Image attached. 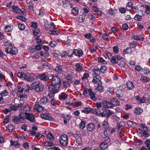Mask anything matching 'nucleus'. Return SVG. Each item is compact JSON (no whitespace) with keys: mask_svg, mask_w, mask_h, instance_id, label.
I'll list each match as a JSON object with an SVG mask.
<instances>
[{"mask_svg":"<svg viewBox=\"0 0 150 150\" xmlns=\"http://www.w3.org/2000/svg\"><path fill=\"white\" fill-rule=\"evenodd\" d=\"M87 129L90 132L93 131L95 129V125L92 123H89L88 124L87 126Z\"/></svg>","mask_w":150,"mask_h":150,"instance_id":"nucleus-19","label":"nucleus"},{"mask_svg":"<svg viewBox=\"0 0 150 150\" xmlns=\"http://www.w3.org/2000/svg\"><path fill=\"white\" fill-rule=\"evenodd\" d=\"M34 109L38 112H40L43 110L44 108L40 105L38 102H36L35 104Z\"/></svg>","mask_w":150,"mask_h":150,"instance_id":"nucleus-12","label":"nucleus"},{"mask_svg":"<svg viewBox=\"0 0 150 150\" xmlns=\"http://www.w3.org/2000/svg\"><path fill=\"white\" fill-rule=\"evenodd\" d=\"M100 147L102 150L108 148V145L103 142L100 144Z\"/></svg>","mask_w":150,"mask_h":150,"instance_id":"nucleus-32","label":"nucleus"},{"mask_svg":"<svg viewBox=\"0 0 150 150\" xmlns=\"http://www.w3.org/2000/svg\"><path fill=\"white\" fill-rule=\"evenodd\" d=\"M52 79V83L48 86L49 91H54V92H58L61 86V79L57 76H53Z\"/></svg>","mask_w":150,"mask_h":150,"instance_id":"nucleus-1","label":"nucleus"},{"mask_svg":"<svg viewBox=\"0 0 150 150\" xmlns=\"http://www.w3.org/2000/svg\"><path fill=\"white\" fill-rule=\"evenodd\" d=\"M110 101L112 105V107L113 106V105L115 106L120 105V103L117 101V98H113L111 99Z\"/></svg>","mask_w":150,"mask_h":150,"instance_id":"nucleus-20","label":"nucleus"},{"mask_svg":"<svg viewBox=\"0 0 150 150\" xmlns=\"http://www.w3.org/2000/svg\"><path fill=\"white\" fill-rule=\"evenodd\" d=\"M142 109H141L140 108H136L135 110H134V112L136 114V115H139L141 112H142Z\"/></svg>","mask_w":150,"mask_h":150,"instance_id":"nucleus-46","label":"nucleus"},{"mask_svg":"<svg viewBox=\"0 0 150 150\" xmlns=\"http://www.w3.org/2000/svg\"><path fill=\"white\" fill-rule=\"evenodd\" d=\"M49 103L48 98L46 96H44L41 99L40 104L42 105H44Z\"/></svg>","mask_w":150,"mask_h":150,"instance_id":"nucleus-17","label":"nucleus"},{"mask_svg":"<svg viewBox=\"0 0 150 150\" xmlns=\"http://www.w3.org/2000/svg\"><path fill=\"white\" fill-rule=\"evenodd\" d=\"M90 108H86L82 110V112L86 114L90 112Z\"/></svg>","mask_w":150,"mask_h":150,"instance_id":"nucleus-50","label":"nucleus"},{"mask_svg":"<svg viewBox=\"0 0 150 150\" xmlns=\"http://www.w3.org/2000/svg\"><path fill=\"white\" fill-rule=\"evenodd\" d=\"M47 137L51 142H53L54 141V137L52 134L50 132L47 135Z\"/></svg>","mask_w":150,"mask_h":150,"instance_id":"nucleus-34","label":"nucleus"},{"mask_svg":"<svg viewBox=\"0 0 150 150\" xmlns=\"http://www.w3.org/2000/svg\"><path fill=\"white\" fill-rule=\"evenodd\" d=\"M107 91L109 93H113L114 88L112 87H109L107 88Z\"/></svg>","mask_w":150,"mask_h":150,"instance_id":"nucleus-58","label":"nucleus"},{"mask_svg":"<svg viewBox=\"0 0 150 150\" xmlns=\"http://www.w3.org/2000/svg\"><path fill=\"white\" fill-rule=\"evenodd\" d=\"M68 96L65 93H61L60 95H59V99L61 100L65 99Z\"/></svg>","mask_w":150,"mask_h":150,"instance_id":"nucleus-30","label":"nucleus"},{"mask_svg":"<svg viewBox=\"0 0 150 150\" xmlns=\"http://www.w3.org/2000/svg\"><path fill=\"white\" fill-rule=\"evenodd\" d=\"M121 86L116 91V96L119 98H120L123 97L125 92L124 90L120 88Z\"/></svg>","mask_w":150,"mask_h":150,"instance_id":"nucleus-10","label":"nucleus"},{"mask_svg":"<svg viewBox=\"0 0 150 150\" xmlns=\"http://www.w3.org/2000/svg\"><path fill=\"white\" fill-rule=\"evenodd\" d=\"M86 123L85 121H81L79 124V127L80 129H83L85 127Z\"/></svg>","mask_w":150,"mask_h":150,"instance_id":"nucleus-51","label":"nucleus"},{"mask_svg":"<svg viewBox=\"0 0 150 150\" xmlns=\"http://www.w3.org/2000/svg\"><path fill=\"white\" fill-rule=\"evenodd\" d=\"M36 42L38 44H41L43 45V42L42 40L41 39L39 38V36L38 37L35 39Z\"/></svg>","mask_w":150,"mask_h":150,"instance_id":"nucleus-45","label":"nucleus"},{"mask_svg":"<svg viewBox=\"0 0 150 150\" xmlns=\"http://www.w3.org/2000/svg\"><path fill=\"white\" fill-rule=\"evenodd\" d=\"M103 112H100V113L98 115V116L99 117L101 116L102 117H106L107 119L109 118L110 117V116L108 115V112L107 110L104 109H102Z\"/></svg>","mask_w":150,"mask_h":150,"instance_id":"nucleus-11","label":"nucleus"},{"mask_svg":"<svg viewBox=\"0 0 150 150\" xmlns=\"http://www.w3.org/2000/svg\"><path fill=\"white\" fill-rule=\"evenodd\" d=\"M44 25L47 29H50L52 26L51 24L49 23L47 21H45L44 22Z\"/></svg>","mask_w":150,"mask_h":150,"instance_id":"nucleus-40","label":"nucleus"},{"mask_svg":"<svg viewBox=\"0 0 150 150\" xmlns=\"http://www.w3.org/2000/svg\"><path fill=\"white\" fill-rule=\"evenodd\" d=\"M7 128L9 131L11 132H12L14 129L13 126L11 125H8Z\"/></svg>","mask_w":150,"mask_h":150,"instance_id":"nucleus-54","label":"nucleus"},{"mask_svg":"<svg viewBox=\"0 0 150 150\" xmlns=\"http://www.w3.org/2000/svg\"><path fill=\"white\" fill-rule=\"evenodd\" d=\"M49 76L47 74L44 73L37 76V79H40L41 80L46 81L49 79Z\"/></svg>","mask_w":150,"mask_h":150,"instance_id":"nucleus-8","label":"nucleus"},{"mask_svg":"<svg viewBox=\"0 0 150 150\" xmlns=\"http://www.w3.org/2000/svg\"><path fill=\"white\" fill-rule=\"evenodd\" d=\"M54 144L52 143V142H46L44 143V145L45 146H54Z\"/></svg>","mask_w":150,"mask_h":150,"instance_id":"nucleus-48","label":"nucleus"},{"mask_svg":"<svg viewBox=\"0 0 150 150\" xmlns=\"http://www.w3.org/2000/svg\"><path fill=\"white\" fill-rule=\"evenodd\" d=\"M98 62H101L103 64H106L107 62L102 57H99L98 58Z\"/></svg>","mask_w":150,"mask_h":150,"instance_id":"nucleus-53","label":"nucleus"},{"mask_svg":"<svg viewBox=\"0 0 150 150\" xmlns=\"http://www.w3.org/2000/svg\"><path fill=\"white\" fill-rule=\"evenodd\" d=\"M75 70L76 71L79 73H81L83 71V65L79 63H77L75 65Z\"/></svg>","mask_w":150,"mask_h":150,"instance_id":"nucleus-9","label":"nucleus"},{"mask_svg":"<svg viewBox=\"0 0 150 150\" xmlns=\"http://www.w3.org/2000/svg\"><path fill=\"white\" fill-rule=\"evenodd\" d=\"M103 126L105 129H108L109 127L108 122H107L104 121L103 123Z\"/></svg>","mask_w":150,"mask_h":150,"instance_id":"nucleus-49","label":"nucleus"},{"mask_svg":"<svg viewBox=\"0 0 150 150\" xmlns=\"http://www.w3.org/2000/svg\"><path fill=\"white\" fill-rule=\"evenodd\" d=\"M97 88L98 91L100 92H103L104 90V88L102 86V83L97 86Z\"/></svg>","mask_w":150,"mask_h":150,"instance_id":"nucleus-57","label":"nucleus"},{"mask_svg":"<svg viewBox=\"0 0 150 150\" xmlns=\"http://www.w3.org/2000/svg\"><path fill=\"white\" fill-rule=\"evenodd\" d=\"M13 29V26L11 25H8L6 26L4 28L6 32H11Z\"/></svg>","mask_w":150,"mask_h":150,"instance_id":"nucleus-25","label":"nucleus"},{"mask_svg":"<svg viewBox=\"0 0 150 150\" xmlns=\"http://www.w3.org/2000/svg\"><path fill=\"white\" fill-rule=\"evenodd\" d=\"M125 125V123L123 121H120L119 123L117 124V127L118 129L119 130L120 128L123 126Z\"/></svg>","mask_w":150,"mask_h":150,"instance_id":"nucleus-39","label":"nucleus"},{"mask_svg":"<svg viewBox=\"0 0 150 150\" xmlns=\"http://www.w3.org/2000/svg\"><path fill=\"white\" fill-rule=\"evenodd\" d=\"M42 45H41V44H37L35 45V48L36 50L40 51L42 49Z\"/></svg>","mask_w":150,"mask_h":150,"instance_id":"nucleus-56","label":"nucleus"},{"mask_svg":"<svg viewBox=\"0 0 150 150\" xmlns=\"http://www.w3.org/2000/svg\"><path fill=\"white\" fill-rule=\"evenodd\" d=\"M137 44V42L134 41L131 43H129V45L130 46V47L134 48L135 47Z\"/></svg>","mask_w":150,"mask_h":150,"instance_id":"nucleus-44","label":"nucleus"},{"mask_svg":"<svg viewBox=\"0 0 150 150\" xmlns=\"http://www.w3.org/2000/svg\"><path fill=\"white\" fill-rule=\"evenodd\" d=\"M121 67H124L126 64L125 60L122 57H120V58L117 63Z\"/></svg>","mask_w":150,"mask_h":150,"instance_id":"nucleus-18","label":"nucleus"},{"mask_svg":"<svg viewBox=\"0 0 150 150\" xmlns=\"http://www.w3.org/2000/svg\"><path fill=\"white\" fill-rule=\"evenodd\" d=\"M100 79V78L99 76H98V77H93V79L92 82L94 84H96L98 86L101 83V82Z\"/></svg>","mask_w":150,"mask_h":150,"instance_id":"nucleus-13","label":"nucleus"},{"mask_svg":"<svg viewBox=\"0 0 150 150\" xmlns=\"http://www.w3.org/2000/svg\"><path fill=\"white\" fill-rule=\"evenodd\" d=\"M98 47L96 45H93L91 49L90 50V52L92 53H93L94 52H96Z\"/></svg>","mask_w":150,"mask_h":150,"instance_id":"nucleus-47","label":"nucleus"},{"mask_svg":"<svg viewBox=\"0 0 150 150\" xmlns=\"http://www.w3.org/2000/svg\"><path fill=\"white\" fill-rule=\"evenodd\" d=\"M63 86L64 88H68L70 86V85L68 81H63Z\"/></svg>","mask_w":150,"mask_h":150,"instance_id":"nucleus-29","label":"nucleus"},{"mask_svg":"<svg viewBox=\"0 0 150 150\" xmlns=\"http://www.w3.org/2000/svg\"><path fill=\"white\" fill-rule=\"evenodd\" d=\"M11 55H15L17 54L18 51L17 49L15 47L13 46L12 50H11Z\"/></svg>","mask_w":150,"mask_h":150,"instance_id":"nucleus-35","label":"nucleus"},{"mask_svg":"<svg viewBox=\"0 0 150 150\" xmlns=\"http://www.w3.org/2000/svg\"><path fill=\"white\" fill-rule=\"evenodd\" d=\"M25 115V119L29 120L32 123L33 125H35V120L34 116L32 113H28L25 112L24 113Z\"/></svg>","mask_w":150,"mask_h":150,"instance_id":"nucleus-4","label":"nucleus"},{"mask_svg":"<svg viewBox=\"0 0 150 150\" xmlns=\"http://www.w3.org/2000/svg\"><path fill=\"white\" fill-rule=\"evenodd\" d=\"M41 117L43 119L49 120H52L53 119L50 115L47 113L42 114Z\"/></svg>","mask_w":150,"mask_h":150,"instance_id":"nucleus-14","label":"nucleus"},{"mask_svg":"<svg viewBox=\"0 0 150 150\" xmlns=\"http://www.w3.org/2000/svg\"><path fill=\"white\" fill-rule=\"evenodd\" d=\"M83 52L82 50H74L72 52V54L74 55L78 56L79 57L83 54Z\"/></svg>","mask_w":150,"mask_h":150,"instance_id":"nucleus-16","label":"nucleus"},{"mask_svg":"<svg viewBox=\"0 0 150 150\" xmlns=\"http://www.w3.org/2000/svg\"><path fill=\"white\" fill-rule=\"evenodd\" d=\"M123 54H131L132 53V51L131 48L130 47L127 48L124 50L123 51Z\"/></svg>","mask_w":150,"mask_h":150,"instance_id":"nucleus-26","label":"nucleus"},{"mask_svg":"<svg viewBox=\"0 0 150 150\" xmlns=\"http://www.w3.org/2000/svg\"><path fill=\"white\" fill-rule=\"evenodd\" d=\"M98 109H96V108H90V112L91 113L93 114H95L96 115L98 116V115L97 112H98Z\"/></svg>","mask_w":150,"mask_h":150,"instance_id":"nucleus-43","label":"nucleus"},{"mask_svg":"<svg viewBox=\"0 0 150 150\" xmlns=\"http://www.w3.org/2000/svg\"><path fill=\"white\" fill-rule=\"evenodd\" d=\"M127 88L130 90L133 89L134 88V86L132 82L130 81H127L126 83Z\"/></svg>","mask_w":150,"mask_h":150,"instance_id":"nucleus-21","label":"nucleus"},{"mask_svg":"<svg viewBox=\"0 0 150 150\" xmlns=\"http://www.w3.org/2000/svg\"><path fill=\"white\" fill-rule=\"evenodd\" d=\"M60 144L63 146H66L68 143V138L66 134L62 135L60 137L59 140Z\"/></svg>","mask_w":150,"mask_h":150,"instance_id":"nucleus-5","label":"nucleus"},{"mask_svg":"<svg viewBox=\"0 0 150 150\" xmlns=\"http://www.w3.org/2000/svg\"><path fill=\"white\" fill-rule=\"evenodd\" d=\"M36 134V132L33 130H30L29 132V135L30 136H33L35 135V136Z\"/></svg>","mask_w":150,"mask_h":150,"instance_id":"nucleus-63","label":"nucleus"},{"mask_svg":"<svg viewBox=\"0 0 150 150\" xmlns=\"http://www.w3.org/2000/svg\"><path fill=\"white\" fill-rule=\"evenodd\" d=\"M141 80L144 82H147L149 81L150 79L146 77L143 76L141 77Z\"/></svg>","mask_w":150,"mask_h":150,"instance_id":"nucleus-52","label":"nucleus"},{"mask_svg":"<svg viewBox=\"0 0 150 150\" xmlns=\"http://www.w3.org/2000/svg\"><path fill=\"white\" fill-rule=\"evenodd\" d=\"M31 88L35 90L36 92H39L42 91L44 86L39 82L35 81L32 84Z\"/></svg>","mask_w":150,"mask_h":150,"instance_id":"nucleus-2","label":"nucleus"},{"mask_svg":"<svg viewBox=\"0 0 150 150\" xmlns=\"http://www.w3.org/2000/svg\"><path fill=\"white\" fill-rule=\"evenodd\" d=\"M12 120L13 122L16 124L18 123L20 121V119L15 116L13 117Z\"/></svg>","mask_w":150,"mask_h":150,"instance_id":"nucleus-38","label":"nucleus"},{"mask_svg":"<svg viewBox=\"0 0 150 150\" xmlns=\"http://www.w3.org/2000/svg\"><path fill=\"white\" fill-rule=\"evenodd\" d=\"M78 18L77 19V20L79 23H81L84 22V20L85 19V18L83 17L82 16H79Z\"/></svg>","mask_w":150,"mask_h":150,"instance_id":"nucleus-61","label":"nucleus"},{"mask_svg":"<svg viewBox=\"0 0 150 150\" xmlns=\"http://www.w3.org/2000/svg\"><path fill=\"white\" fill-rule=\"evenodd\" d=\"M142 16H140L138 14H136L134 17V19L135 20L140 21L142 19Z\"/></svg>","mask_w":150,"mask_h":150,"instance_id":"nucleus-59","label":"nucleus"},{"mask_svg":"<svg viewBox=\"0 0 150 150\" xmlns=\"http://www.w3.org/2000/svg\"><path fill=\"white\" fill-rule=\"evenodd\" d=\"M4 45L6 46H8L6 47L5 49V52L7 54H11V50L13 47L12 44L11 42L10 43L8 41H7L5 43Z\"/></svg>","mask_w":150,"mask_h":150,"instance_id":"nucleus-6","label":"nucleus"},{"mask_svg":"<svg viewBox=\"0 0 150 150\" xmlns=\"http://www.w3.org/2000/svg\"><path fill=\"white\" fill-rule=\"evenodd\" d=\"M25 80L29 82H32L35 80V74L34 73H28L26 74Z\"/></svg>","mask_w":150,"mask_h":150,"instance_id":"nucleus-7","label":"nucleus"},{"mask_svg":"<svg viewBox=\"0 0 150 150\" xmlns=\"http://www.w3.org/2000/svg\"><path fill=\"white\" fill-rule=\"evenodd\" d=\"M30 108L28 105H25L23 108V110L24 111H25V112L28 111L30 110Z\"/></svg>","mask_w":150,"mask_h":150,"instance_id":"nucleus-62","label":"nucleus"},{"mask_svg":"<svg viewBox=\"0 0 150 150\" xmlns=\"http://www.w3.org/2000/svg\"><path fill=\"white\" fill-rule=\"evenodd\" d=\"M120 56L119 55L113 56L112 58L111 62L114 64L118 63L119 59L120 58Z\"/></svg>","mask_w":150,"mask_h":150,"instance_id":"nucleus-15","label":"nucleus"},{"mask_svg":"<svg viewBox=\"0 0 150 150\" xmlns=\"http://www.w3.org/2000/svg\"><path fill=\"white\" fill-rule=\"evenodd\" d=\"M133 38L134 40H141L142 39L141 36L140 35L134 36L133 37Z\"/></svg>","mask_w":150,"mask_h":150,"instance_id":"nucleus-55","label":"nucleus"},{"mask_svg":"<svg viewBox=\"0 0 150 150\" xmlns=\"http://www.w3.org/2000/svg\"><path fill=\"white\" fill-rule=\"evenodd\" d=\"M76 138V142L78 143L79 145H81L82 144V141L81 137L80 136L78 135L75 137Z\"/></svg>","mask_w":150,"mask_h":150,"instance_id":"nucleus-31","label":"nucleus"},{"mask_svg":"<svg viewBox=\"0 0 150 150\" xmlns=\"http://www.w3.org/2000/svg\"><path fill=\"white\" fill-rule=\"evenodd\" d=\"M18 27L19 29L21 31L24 30L25 28V25L21 23H18Z\"/></svg>","mask_w":150,"mask_h":150,"instance_id":"nucleus-36","label":"nucleus"},{"mask_svg":"<svg viewBox=\"0 0 150 150\" xmlns=\"http://www.w3.org/2000/svg\"><path fill=\"white\" fill-rule=\"evenodd\" d=\"M55 70L56 72L59 73H61L63 71L62 67L61 65L57 66L55 69Z\"/></svg>","mask_w":150,"mask_h":150,"instance_id":"nucleus-28","label":"nucleus"},{"mask_svg":"<svg viewBox=\"0 0 150 150\" xmlns=\"http://www.w3.org/2000/svg\"><path fill=\"white\" fill-rule=\"evenodd\" d=\"M102 104L103 106L105 108H110L112 107L111 102L107 101H104L103 102Z\"/></svg>","mask_w":150,"mask_h":150,"instance_id":"nucleus-22","label":"nucleus"},{"mask_svg":"<svg viewBox=\"0 0 150 150\" xmlns=\"http://www.w3.org/2000/svg\"><path fill=\"white\" fill-rule=\"evenodd\" d=\"M89 77V74L88 73H85L83 74V76L82 77L81 79L83 81L84 80H87L88 78Z\"/></svg>","mask_w":150,"mask_h":150,"instance_id":"nucleus-41","label":"nucleus"},{"mask_svg":"<svg viewBox=\"0 0 150 150\" xmlns=\"http://www.w3.org/2000/svg\"><path fill=\"white\" fill-rule=\"evenodd\" d=\"M107 71V68L104 66L101 65L100 69V71L102 73H105Z\"/></svg>","mask_w":150,"mask_h":150,"instance_id":"nucleus-33","label":"nucleus"},{"mask_svg":"<svg viewBox=\"0 0 150 150\" xmlns=\"http://www.w3.org/2000/svg\"><path fill=\"white\" fill-rule=\"evenodd\" d=\"M13 9L14 12L18 13H22L21 9L19 8L18 6L14 5L12 7Z\"/></svg>","mask_w":150,"mask_h":150,"instance_id":"nucleus-24","label":"nucleus"},{"mask_svg":"<svg viewBox=\"0 0 150 150\" xmlns=\"http://www.w3.org/2000/svg\"><path fill=\"white\" fill-rule=\"evenodd\" d=\"M72 13L76 15H77L79 13L78 8L77 7L73 8L71 10Z\"/></svg>","mask_w":150,"mask_h":150,"instance_id":"nucleus-37","label":"nucleus"},{"mask_svg":"<svg viewBox=\"0 0 150 150\" xmlns=\"http://www.w3.org/2000/svg\"><path fill=\"white\" fill-rule=\"evenodd\" d=\"M17 75L18 77L20 79L25 80L26 74H25L24 73L22 72H18Z\"/></svg>","mask_w":150,"mask_h":150,"instance_id":"nucleus-23","label":"nucleus"},{"mask_svg":"<svg viewBox=\"0 0 150 150\" xmlns=\"http://www.w3.org/2000/svg\"><path fill=\"white\" fill-rule=\"evenodd\" d=\"M83 94L85 96H87L88 95V94H89L91 99L93 100H96V98L95 97V93L90 88L88 89L86 88H85L84 91H83Z\"/></svg>","mask_w":150,"mask_h":150,"instance_id":"nucleus-3","label":"nucleus"},{"mask_svg":"<svg viewBox=\"0 0 150 150\" xmlns=\"http://www.w3.org/2000/svg\"><path fill=\"white\" fill-rule=\"evenodd\" d=\"M143 7L145 8V12L147 14H149L150 12V6L147 4H144L142 6Z\"/></svg>","mask_w":150,"mask_h":150,"instance_id":"nucleus-27","label":"nucleus"},{"mask_svg":"<svg viewBox=\"0 0 150 150\" xmlns=\"http://www.w3.org/2000/svg\"><path fill=\"white\" fill-rule=\"evenodd\" d=\"M11 145H14L15 147H16L20 145L18 143V141H10Z\"/></svg>","mask_w":150,"mask_h":150,"instance_id":"nucleus-42","label":"nucleus"},{"mask_svg":"<svg viewBox=\"0 0 150 150\" xmlns=\"http://www.w3.org/2000/svg\"><path fill=\"white\" fill-rule=\"evenodd\" d=\"M0 94H1V95L3 97L7 96L8 94V93L7 91V90L5 89L3 91H2L0 93Z\"/></svg>","mask_w":150,"mask_h":150,"instance_id":"nucleus-60","label":"nucleus"},{"mask_svg":"<svg viewBox=\"0 0 150 150\" xmlns=\"http://www.w3.org/2000/svg\"><path fill=\"white\" fill-rule=\"evenodd\" d=\"M41 64L43 66H48V63L44 59H42L41 60Z\"/></svg>","mask_w":150,"mask_h":150,"instance_id":"nucleus-64","label":"nucleus"}]
</instances>
